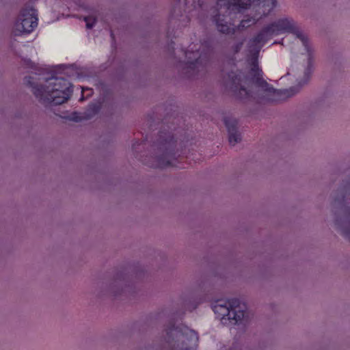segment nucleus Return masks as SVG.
Returning a JSON list of instances; mask_svg holds the SVG:
<instances>
[{
  "instance_id": "f257e3e1",
  "label": "nucleus",
  "mask_w": 350,
  "mask_h": 350,
  "mask_svg": "<svg viewBox=\"0 0 350 350\" xmlns=\"http://www.w3.org/2000/svg\"><path fill=\"white\" fill-rule=\"evenodd\" d=\"M270 39L262 29L254 38L250 40L247 45L248 56L253 60L250 70V78L245 72L237 70L230 71L224 77L226 88L239 99H250V90L247 89L250 82L263 89L270 94L273 102H280L293 96L299 90V87H291L288 89L277 90L270 85L262 77V71L259 69L256 63L262 47Z\"/></svg>"
},
{
  "instance_id": "f03ea898",
  "label": "nucleus",
  "mask_w": 350,
  "mask_h": 350,
  "mask_svg": "<svg viewBox=\"0 0 350 350\" xmlns=\"http://www.w3.org/2000/svg\"><path fill=\"white\" fill-rule=\"evenodd\" d=\"M218 13L214 16L213 21L220 33L230 34L234 33L232 23L227 21L234 13H241L251 6L255 8L256 15L246 17L241 21L239 29H243L255 24L260 18L267 16L276 6L277 0H217Z\"/></svg>"
},
{
  "instance_id": "7ed1b4c3",
  "label": "nucleus",
  "mask_w": 350,
  "mask_h": 350,
  "mask_svg": "<svg viewBox=\"0 0 350 350\" xmlns=\"http://www.w3.org/2000/svg\"><path fill=\"white\" fill-rule=\"evenodd\" d=\"M31 77H25L24 83L32 88L34 96L40 101L54 105H61L71 96L73 88L66 79L53 75L46 80L48 85L35 84Z\"/></svg>"
},
{
  "instance_id": "20e7f679",
  "label": "nucleus",
  "mask_w": 350,
  "mask_h": 350,
  "mask_svg": "<svg viewBox=\"0 0 350 350\" xmlns=\"http://www.w3.org/2000/svg\"><path fill=\"white\" fill-rule=\"evenodd\" d=\"M263 31L271 40L274 36L284 33H291L296 36L302 42L308 56V65L305 71V81L309 80L312 71V51L310 46L309 40L297 27L295 21L289 18H282L269 24L262 28Z\"/></svg>"
},
{
  "instance_id": "39448f33",
  "label": "nucleus",
  "mask_w": 350,
  "mask_h": 350,
  "mask_svg": "<svg viewBox=\"0 0 350 350\" xmlns=\"http://www.w3.org/2000/svg\"><path fill=\"white\" fill-rule=\"evenodd\" d=\"M166 335L167 342L172 350H195L198 342L197 332L185 325H171Z\"/></svg>"
},
{
  "instance_id": "423d86ee",
  "label": "nucleus",
  "mask_w": 350,
  "mask_h": 350,
  "mask_svg": "<svg viewBox=\"0 0 350 350\" xmlns=\"http://www.w3.org/2000/svg\"><path fill=\"white\" fill-rule=\"evenodd\" d=\"M245 306H241V301L237 298H232L226 301L218 300L213 306V310L217 314L221 321L226 319L234 321L238 324L244 319Z\"/></svg>"
},
{
  "instance_id": "0eeeda50",
  "label": "nucleus",
  "mask_w": 350,
  "mask_h": 350,
  "mask_svg": "<svg viewBox=\"0 0 350 350\" xmlns=\"http://www.w3.org/2000/svg\"><path fill=\"white\" fill-rule=\"evenodd\" d=\"M192 44L189 46L190 50L184 51L185 55L188 59L187 64V68L191 70H200L201 66L206 67L209 62V58L213 49V40L211 38L207 37L200 42V47L199 49L193 51Z\"/></svg>"
},
{
  "instance_id": "6e6552de",
  "label": "nucleus",
  "mask_w": 350,
  "mask_h": 350,
  "mask_svg": "<svg viewBox=\"0 0 350 350\" xmlns=\"http://www.w3.org/2000/svg\"><path fill=\"white\" fill-rule=\"evenodd\" d=\"M37 10L33 8L26 7L21 10L18 18L14 25L15 36L23 33H29L38 26Z\"/></svg>"
},
{
  "instance_id": "1a4fd4ad",
  "label": "nucleus",
  "mask_w": 350,
  "mask_h": 350,
  "mask_svg": "<svg viewBox=\"0 0 350 350\" xmlns=\"http://www.w3.org/2000/svg\"><path fill=\"white\" fill-rule=\"evenodd\" d=\"M224 122L228 132L229 143L230 145L234 146L241 140L240 133L237 131L238 122L235 119L230 117H225Z\"/></svg>"
},
{
  "instance_id": "9d476101",
  "label": "nucleus",
  "mask_w": 350,
  "mask_h": 350,
  "mask_svg": "<svg viewBox=\"0 0 350 350\" xmlns=\"http://www.w3.org/2000/svg\"><path fill=\"white\" fill-rule=\"evenodd\" d=\"M158 167H165L168 166H173L179 168H185L184 165H179L177 159L174 158V153L171 150L166 149V151L158 158Z\"/></svg>"
},
{
  "instance_id": "9b49d317",
  "label": "nucleus",
  "mask_w": 350,
  "mask_h": 350,
  "mask_svg": "<svg viewBox=\"0 0 350 350\" xmlns=\"http://www.w3.org/2000/svg\"><path fill=\"white\" fill-rule=\"evenodd\" d=\"M159 139H161V144L164 146H167L169 148L173 147L176 142L174 133H172L165 134L163 133V131H160Z\"/></svg>"
},
{
  "instance_id": "f8f14e48",
  "label": "nucleus",
  "mask_w": 350,
  "mask_h": 350,
  "mask_svg": "<svg viewBox=\"0 0 350 350\" xmlns=\"http://www.w3.org/2000/svg\"><path fill=\"white\" fill-rule=\"evenodd\" d=\"M204 5V0H185V12L190 14L192 11L202 8Z\"/></svg>"
},
{
  "instance_id": "ddd939ff",
  "label": "nucleus",
  "mask_w": 350,
  "mask_h": 350,
  "mask_svg": "<svg viewBox=\"0 0 350 350\" xmlns=\"http://www.w3.org/2000/svg\"><path fill=\"white\" fill-rule=\"evenodd\" d=\"M100 110V104L92 103V104L89 105L88 108L85 112L86 118L89 119V118H92L93 116H94L95 115L98 113Z\"/></svg>"
},
{
  "instance_id": "4468645a",
  "label": "nucleus",
  "mask_w": 350,
  "mask_h": 350,
  "mask_svg": "<svg viewBox=\"0 0 350 350\" xmlns=\"http://www.w3.org/2000/svg\"><path fill=\"white\" fill-rule=\"evenodd\" d=\"M84 20L88 29H92L96 23V18L91 16L85 17Z\"/></svg>"
},
{
  "instance_id": "2eb2a0df",
  "label": "nucleus",
  "mask_w": 350,
  "mask_h": 350,
  "mask_svg": "<svg viewBox=\"0 0 350 350\" xmlns=\"http://www.w3.org/2000/svg\"><path fill=\"white\" fill-rule=\"evenodd\" d=\"M242 45H243V42H239V43H237V44H235L234 46V52L236 53H238L241 50Z\"/></svg>"
},
{
  "instance_id": "dca6fc26",
  "label": "nucleus",
  "mask_w": 350,
  "mask_h": 350,
  "mask_svg": "<svg viewBox=\"0 0 350 350\" xmlns=\"http://www.w3.org/2000/svg\"><path fill=\"white\" fill-rule=\"evenodd\" d=\"M70 120L79 122L81 120V118L78 116L77 113L75 112L71 115Z\"/></svg>"
},
{
  "instance_id": "f3484780",
  "label": "nucleus",
  "mask_w": 350,
  "mask_h": 350,
  "mask_svg": "<svg viewBox=\"0 0 350 350\" xmlns=\"http://www.w3.org/2000/svg\"><path fill=\"white\" fill-rule=\"evenodd\" d=\"M344 202H345V197L343 196V197L342 198V199H341V200H339V199H338V198H337V199H336L334 202H335L336 204V203H337V204H338L339 205H342V204H343V203H344Z\"/></svg>"
},
{
  "instance_id": "a211bd4d",
  "label": "nucleus",
  "mask_w": 350,
  "mask_h": 350,
  "mask_svg": "<svg viewBox=\"0 0 350 350\" xmlns=\"http://www.w3.org/2000/svg\"><path fill=\"white\" fill-rule=\"evenodd\" d=\"M83 92H84V89L83 88V89H82V94H81V98H79V100H80V101H83V100H84V99H85V98H84V95H83Z\"/></svg>"
},
{
  "instance_id": "6ab92c4d",
  "label": "nucleus",
  "mask_w": 350,
  "mask_h": 350,
  "mask_svg": "<svg viewBox=\"0 0 350 350\" xmlns=\"http://www.w3.org/2000/svg\"><path fill=\"white\" fill-rule=\"evenodd\" d=\"M139 145V141H136L133 144V149H135V146L136 145Z\"/></svg>"
},
{
  "instance_id": "aec40b11",
  "label": "nucleus",
  "mask_w": 350,
  "mask_h": 350,
  "mask_svg": "<svg viewBox=\"0 0 350 350\" xmlns=\"http://www.w3.org/2000/svg\"><path fill=\"white\" fill-rule=\"evenodd\" d=\"M110 36H111V38L113 40H114L115 39V37H114V34H113V32L112 31H111L110 32Z\"/></svg>"
},
{
  "instance_id": "412c9836",
  "label": "nucleus",
  "mask_w": 350,
  "mask_h": 350,
  "mask_svg": "<svg viewBox=\"0 0 350 350\" xmlns=\"http://www.w3.org/2000/svg\"><path fill=\"white\" fill-rule=\"evenodd\" d=\"M336 225L339 226V221L338 219L336 221Z\"/></svg>"
},
{
  "instance_id": "4be33fe9",
  "label": "nucleus",
  "mask_w": 350,
  "mask_h": 350,
  "mask_svg": "<svg viewBox=\"0 0 350 350\" xmlns=\"http://www.w3.org/2000/svg\"><path fill=\"white\" fill-rule=\"evenodd\" d=\"M186 17H187V22H189V16H188V15H187V16H186Z\"/></svg>"
}]
</instances>
